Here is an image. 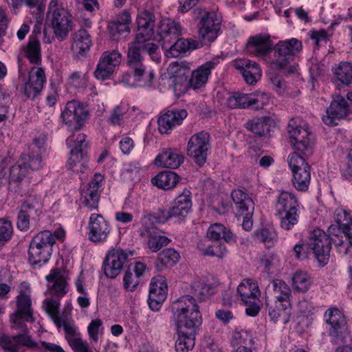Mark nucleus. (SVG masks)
Listing matches in <instances>:
<instances>
[{"instance_id":"nucleus-1","label":"nucleus","mask_w":352,"mask_h":352,"mask_svg":"<svg viewBox=\"0 0 352 352\" xmlns=\"http://www.w3.org/2000/svg\"><path fill=\"white\" fill-rule=\"evenodd\" d=\"M288 133L296 151L288 157V164L293 173L294 170L309 166L305 157L312 154L314 137L307 124L298 125L294 120H289L288 123Z\"/></svg>"},{"instance_id":"nucleus-2","label":"nucleus","mask_w":352,"mask_h":352,"mask_svg":"<svg viewBox=\"0 0 352 352\" xmlns=\"http://www.w3.org/2000/svg\"><path fill=\"white\" fill-rule=\"evenodd\" d=\"M177 331L196 332L202 323V317L197 301L189 295L174 300L170 307Z\"/></svg>"},{"instance_id":"nucleus-3","label":"nucleus","mask_w":352,"mask_h":352,"mask_svg":"<svg viewBox=\"0 0 352 352\" xmlns=\"http://www.w3.org/2000/svg\"><path fill=\"white\" fill-rule=\"evenodd\" d=\"M129 72L123 75L122 82L133 86L151 88L153 85L155 73L146 71L143 58L135 45H129L127 54Z\"/></svg>"},{"instance_id":"nucleus-4","label":"nucleus","mask_w":352,"mask_h":352,"mask_svg":"<svg viewBox=\"0 0 352 352\" xmlns=\"http://www.w3.org/2000/svg\"><path fill=\"white\" fill-rule=\"evenodd\" d=\"M155 22L154 14L146 10L140 12L137 16L138 33L134 42L129 45H135L140 54L141 52H146L151 56L157 50V46L155 44L147 42L156 37L154 35Z\"/></svg>"},{"instance_id":"nucleus-5","label":"nucleus","mask_w":352,"mask_h":352,"mask_svg":"<svg viewBox=\"0 0 352 352\" xmlns=\"http://www.w3.org/2000/svg\"><path fill=\"white\" fill-rule=\"evenodd\" d=\"M335 230L334 226H331L328 229L329 235L319 228L314 229L310 234L308 246L313 251L315 258L322 267L326 265L329 261L331 243H336L338 245L342 244L341 239L337 242L331 237L332 235L338 236Z\"/></svg>"},{"instance_id":"nucleus-6","label":"nucleus","mask_w":352,"mask_h":352,"mask_svg":"<svg viewBox=\"0 0 352 352\" xmlns=\"http://www.w3.org/2000/svg\"><path fill=\"white\" fill-rule=\"evenodd\" d=\"M19 78L24 82L23 92L27 98L34 99L43 89L46 82L44 69L40 67H33L29 72L28 80H26L25 72L27 69L24 67L23 58L18 56Z\"/></svg>"},{"instance_id":"nucleus-7","label":"nucleus","mask_w":352,"mask_h":352,"mask_svg":"<svg viewBox=\"0 0 352 352\" xmlns=\"http://www.w3.org/2000/svg\"><path fill=\"white\" fill-rule=\"evenodd\" d=\"M302 48L301 41L295 38L278 41L272 48L274 58L270 60L271 64L280 69L284 68L294 60Z\"/></svg>"},{"instance_id":"nucleus-8","label":"nucleus","mask_w":352,"mask_h":352,"mask_svg":"<svg viewBox=\"0 0 352 352\" xmlns=\"http://www.w3.org/2000/svg\"><path fill=\"white\" fill-rule=\"evenodd\" d=\"M237 293L241 301L247 307L246 314L252 317L258 315L261 309L259 305L261 292L258 284L252 280L245 279L238 286Z\"/></svg>"},{"instance_id":"nucleus-9","label":"nucleus","mask_w":352,"mask_h":352,"mask_svg":"<svg viewBox=\"0 0 352 352\" xmlns=\"http://www.w3.org/2000/svg\"><path fill=\"white\" fill-rule=\"evenodd\" d=\"M16 311L10 315V320L15 329L27 330L25 322H33V311L30 296L25 292L21 291L16 296Z\"/></svg>"},{"instance_id":"nucleus-10","label":"nucleus","mask_w":352,"mask_h":352,"mask_svg":"<svg viewBox=\"0 0 352 352\" xmlns=\"http://www.w3.org/2000/svg\"><path fill=\"white\" fill-rule=\"evenodd\" d=\"M210 134L202 131L194 134L188 142L187 154L199 166H202L206 162L210 148Z\"/></svg>"},{"instance_id":"nucleus-11","label":"nucleus","mask_w":352,"mask_h":352,"mask_svg":"<svg viewBox=\"0 0 352 352\" xmlns=\"http://www.w3.org/2000/svg\"><path fill=\"white\" fill-rule=\"evenodd\" d=\"M153 217L151 214H144L141 219L142 228L140 229V234L146 238L147 245L152 252H157L163 247L168 245L171 240L167 236L162 235L161 231L158 230L151 221Z\"/></svg>"},{"instance_id":"nucleus-12","label":"nucleus","mask_w":352,"mask_h":352,"mask_svg":"<svg viewBox=\"0 0 352 352\" xmlns=\"http://www.w3.org/2000/svg\"><path fill=\"white\" fill-rule=\"evenodd\" d=\"M50 9L49 19L54 35L60 41H65L73 28L72 16L63 8Z\"/></svg>"},{"instance_id":"nucleus-13","label":"nucleus","mask_w":352,"mask_h":352,"mask_svg":"<svg viewBox=\"0 0 352 352\" xmlns=\"http://www.w3.org/2000/svg\"><path fill=\"white\" fill-rule=\"evenodd\" d=\"M86 135L79 133L77 135L73 133L69 135L66 143L68 146L72 147L71 156L67 162V167L74 172L82 171L83 165V154L85 149L87 147V142L85 141Z\"/></svg>"},{"instance_id":"nucleus-14","label":"nucleus","mask_w":352,"mask_h":352,"mask_svg":"<svg viewBox=\"0 0 352 352\" xmlns=\"http://www.w3.org/2000/svg\"><path fill=\"white\" fill-rule=\"evenodd\" d=\"M87 116V111L80 103L72 100L67 103L61 113V118L68 130L74 131L76 135L81 129L83 121Z\"/></svg>"},{"instance_id":"nucleus-15","label":"nucleus","mask_w":352,"mask_h":352,"mask_svg":"<svg viewBox=\"0 0 352 352\" xmlns=\"http://www.w3.org/2000/svg\"><path fill=\"white\" fill-rule=\"evenodd\" d=\"M246 51L250 55L262 59L265 63L271 64L269 54L272 52V43L267 34H256L250 36L246 43Z\"/></svg>"},{"instance_id":"nucleus-16","label":"nucleus","mask_w":352,"mask_h":352,"mask_svg":"<svg viewBox=\"0 0 352 352\" xmlns=\"http://www.w3.org/2000/svg\"><path fill=\"white\" fill-rule=\"evenodd\" d=\"M329 325V333L333 342H342L346 332V321L344 314L337 308L327 309L324 315Z\"/></svg>"},{"instance_id":"nucleus-17","label":"nucleus","mask_w":352,"mask_h":352,"mask_svg":"<svg viewBox=\"0 0 352 352\" xmlns=\"http://www.w3.org/2000/svg\"><path fill=\"white\" fill-rule=\"evenodd\" d=\"M122 61V54L118 50L104 52L94 72L98 80H106L116 71Z\"/></svg>"},{"instance_id":"nucleus-18","label":"nucleus","mask_w":352,"mask_h":352,"mask_svg":"<svg viewBox=\"0 0 352 352\" xmlns=\"http://www.w3.org/2000/svg\"><path fill=\"white\" fill-rule=\"evenodd\" d=\"M128 256L127 252L120 248L110 250L106 255L103 263L105 276L110 278H116L126 263Z\"/></svg>"},{"instance_id":"nucleus-19","label":"nucleus","mask_w":352,"mask_h":352,"mask_svg":"<svg viewBox=\"0 0 352 352\" xmlns=\"http://www.w3.org/2000/svg\"><path fill=\"white\" fill-rule=\"evenodd\" d=\"M221 20L215 12H206L199 23V36L205 43L214 41L220 30Z\"/></svg>"},{"instance_id":"nucleus-20","label":"nucleus","mask_w":352,"mask_h":352,"mask_svg":"<svg viewBox=\"0 0 352 352\" xmlns=\"http://www.w3.org/2000/svg\"><path fill=\"white\" fill-rule=\"evenodd\" d=\"M187 193L179 195L175 199L171 208L168 210H161L160 218L162 219V221H167L170 218L177 217L178 221H183L188 212L191 210L192 201L189 195Z\"/></svg>"},{"instance_id":"nucleus-21","label":"nucleus","mask_w":352,"mask_h":352,"mask_svg":"<svg viewBox=\"0 0 352 352\" xmlns=\"http://www.w3.org/2000/svg\"><path fill=\"white\" fill-rule=\"evenodd\" d=\"M88 237L94 243L106 241L111 232L109 223L99 214H91L88 223Z\"/></svg>"},{"instance_id":"nucleus-22","label":"nucleus","mask_w":352,"mask_h":352,"mask_svg":"<svg viewBox=\"0 0 352 352\" xmlns=\"http://www.w3.org/2000/svg\"><path fill=\"white\" fill-rule=\"evenodd\" d=\"M103 180L104 176L96 173L89 184L82 188L80 190L82 203L90 210H95L98 207L100 197L99 188L102 186Z\"/></svg>"},{"instance_id":"nucleus-23","label":"nucleus","mask_w":352,"mask_h":352,"mask_svg":"<svg viewBox=\"0 0 352 352\" xmlns=\"http://www.w3.org/2000/svg\"><path fill=\"white\" fill-rule=\"evenodd\" d=\"M41 212V202L39 197H30L22 205L18 214L17 227L26 231L30 227V217L38 216Z\"/></svg>"},{"instance_id":"nucleus-24","label":"nucleus","mask_w":352,"mask_h":352,"mask_svg":"<svg viewBox=\"0 0 352 352\" xmlns=\"http://www.w3.org/2000/svg\"><path fill=\"white\" fill-rule=\"evenodd\" d=\"M167 285L164 276L154 277L150 284L148 306L153 311H158L167 297Z\"/></svg>"},{"instance_id":"nucleus-25","label":"nucleus","mask_w":352,"mask_h":352,"mask_svg":"<svg viewBox=\"0 0 352 352\" xmlns=\"http://www.w3.org/2000/svg\"><path fill=\"white\" fill-rule=\"evenodd\" d=\"M349 111L347 101L342 96L334 98L322 116L323 122L329 126L338 124V122L345 118Z\"/></svg>"},{"instance_id":"nucleus-26","label":"nucleus","mask_w":352,"mask_h":352,"mask_svg":"<svg viewBox=\"0 0 352 352\" xmlns=\"http://www.w3.org/2000/svg\"><path fill=\"white\" fill-rule=\"evenodd\" d=\"M187 116L188 113L185 109L168 110L157 120L159 132L161 134H169L175 127L182 124Z\"/></svg>"},{"instance_id":"nucleus-27","label":"nucleus","mask_w":352,"mask_h":352,"mask_svg":"<svg viewBox=\"0 0 352 352\" xmlns=\"http://www.w3.org/2000/svg\"><path fill=\"white\" fill-rule=\"evenodd\" d=\"M182 30L179 23L170 19H164L160 22L157 37L153 38L158 41H163V47H166L165 44H170L175 41L181 35Z\"/></svg>"},{"instance_id":"nucleus-28","label":"nucleus","mask_w":352,"mask_h":352,"mask_svg":"<svg viewBox=\"0 0 352 352\" xmlns=\"http://www.w3.org/2000/svg\"><path fill=\"white\" fill-rule=\"evenodd\" d=\"M46 280L48 283V292L50 295L56 298H61L69 291L68 284L63 272L58 269L51 270L46 276Z\"/></svg>"},{"instance_id":"nucleus-29","label":"nucleus","mask_w":352,"mask_h":352,"mask_svg":"<svg viewBox=\"0 0 352 352\" xmlns=\"http://www.w3.org/2000/svg\"><path fill=\"white\" fill-rule=\"evenodd\" d=\"M168 73L170 75V80L175 92L182 91V88L187 82L188 74L190 69L185 63H172L168 67Z\"/></svg>"},{"instance_id":"nucleus-30","label":"nucleus","mask_w":352,"mask_h":352,"mask_svg":"<svg viewBox=\"0 0 352 352\" xmlns=\"http://www.w3.org/2000/svg\"><path fill=\"white\" fill-rule=\"evenodd\" d=\"M235 67L242 74L246 83L253 85L261 78V69L258 63L248 59H238L235 62Z\"/></svg>"},{"instance_id":"nucleus-31","label":"nucleus","mask_w":352,"mask_h":352,"mask_svg":"<svg viewBox=\"0 0 352 352\" xmlns=\"http://www.w3.org/2000/svg\"><path fill=\"white\" fill-rule=\"evenodd\" d=\"M269 296L266 297L265 304L268 309V315L274 322L286 324L289 322L291 316V303L274 302L270 303Z\"/></svg>"},{"instance_id":"nucleus-32","label":"nucleus","mask_w":352,"mask_h":352,"mask_svg":"<svg viewBox=\"0 0 352 352\" xmlns=\"http://www.w3.org/2000/svg\"><path fill=\"white\" fill-rule=\"evenodd\" d=\"M231 196L237 216L250 215L253 214L254 203L252 199L246 192L239 189H235L232 190Z\"/></svg>"},{"instance_id":"nucleus-33","label":"nucleus","mask_w":352,"mask_h":352,"mask_svg":"<svg viewBox=\"0 0 352 352\" xmlns=\"http://www.w3.org/2000/svg\"><path fill=\"white\" fill-rule=\"evenodd\" d=\"M265 294L266 297L269 294L275 298V302L291 303L292 289L287 283L281 280H273L266 287Z\"/></svg>"},{"instance_id":"nucleus-34","label":"nucleus","mask_w":352,"mask_h":352,"mask_svg":"<svg viewBox=\"0 0 352 352\" xmlns=\"http://www.w3.org/2000/svg\"><path fill=\"white\" fill-rule=\"evenodd\" d=\"M65 236L63 230H57L52 232L49 230H44L36 234L31 241V243L40 246L52 252L53 245L57 240H63Z\"/></svg>"},{"instance_id":"nucleus-35","label":"nucleus","mask_w":352,"mask_h":352,"mask_svg":"<svg viewBox=\"0 0 352 352\" xmlns=\"http://www.w3.org/2000/svg\"><path fill=\"white\" fill-rule=\"evenodd\" d=\"M131 15L126 11L119 14L116 20L109 22L108 30L112 38L116 40L122 34L129 33L131 30Z\"/></svg>"},{"instance_id":"nucleus-36","label":"nucleus","mask_w":352,"mask_h":352,"mask_svg":"<svg viewBox=\"0 0 352 352\" xmlns=\"http://www.w3.org/2000/svg\"><path fill=\"white\" fill-rule=\"evenodd\" d=\"M217 64L216 61L210 60L193 71L189 80L190 86L196 89L204 85L208 81L211 70L217 66Z\"/></svg>"},{"instance_id":"nucleus-37","label":"nucleus","mask_w":352,"mask_h":352,"mask_svg":"<svg viewBox=\"0 0 352 352\" xmlns=\"http://www.w3.org/2000/svg\"><path fill=\"white\" fill-rule=\"evenodd\" d=\"M184 161V157L181 153L172 149H167L160 153L155 159V164L157 166L177 168Z\"/></svg>"},{"instance_id":"nucleus-38","label":"nucleus","mask_w":352,"mask_h":352,"mask_svg":"<svg viewBox=\"0 0 352 352\" xmlns=\"http://www.w3.org/2000/svg\"><path fill=\"white\" fill-rule=\"evenodd\" d=\"M246 129L258 136L270 135L274 123L270 118H254L245 124Z\"/></svg>"},{"instance_id":"nucleus-39","label":"nucleus","mask_w":352,"mask_h":352,"mask_svg":"<svg viewBox=\"0 0 352 352\" xmlns=\"http://www.w3.org/2000/svg\"><path fill=\"white\" fill-rule=\"evenodd\" d=\"M199 41L192 38H177L176 41L169 48L166 54L167 56L177 57L182 53L199 48Z\"/></svg>"},{"instance_id":"nucleus-40","label":"nucleus","mask_w":352,"mask_h":352,"mask_svg":"<svg viewBox=\"0 0 352 352\" xmlns=\"http://www.w3.org/2000/svg\"><path fill=\"white\" fill-rule=\"evenodd\" d=\"M299 210V203L296 195L289 191H283L277 198L276 212Z\"/></svg>"},{"instance_id":"nucleus-41","label":"nucleus","mask_w":352,"mask_h":352,"mask_svg":"<svg viewBox=\"0 0 352 352\" xmlns=\"http://www.w3.org/2000/svg\"><path fill=\"white\" fill-rule=\"evenodd\" d=\"M335 219L339 229L348 238L352 245V218L351 214L343 208H338L335 211Z\"/></svg>"},{"instance_id":"nucleus-42","label":"nucleus","mask_w":352,"mask_h":352,"mask_svg":"<svg viewBox=\"0 0 352 352\" xmlns=\"http://www.w3.org/2000/svg\"><path fill=\"white\" fill-rule=\"evenodd\" d=\"M52 254V252L47 248L45 250V248L43 249V248L30 243L28 250V260L33 266H41L50 260Z\"/></svg>"},{"instance_id":"nucleus-43","label":"nucleus","mask_w":352,"mask_h":352,"mask_svg":"<svg viewBox=\"0 0 352 352\" xmlns=\"http://www.w3.org/2000/svg\"><path fill=\"white\" fill-rule=\"evenodd\" d=\"M180 258L179 254L173 248L164 249L159 254L155 262V267L158 271H163L168 266L177 263Z\"/></svg>"},{"instance_id":"nucleus-44","label":"nucleus","mask_w":352,"mask_h":352,"mask_svg":"<svg viewBox=\"0 0 352 352\" xmlns=\"http://www.w3.org/2000/svg\"><path fill=\"white\" fill-rule=\"evenodd\" d=\"M179 177L175 172L163 171L153 177L151 182L160 188L169 190L176 186Z\"/></svg>"},{"instance_id":"nucleus-45","label":"nucleus","mask_w":352,"mask_h":352,"mask_svg":"<svg viewBox=\"0 0 352 352\" xmlns=\"http://www.w3.org/2000/svg\"><path fill=\"white\" fill-rule=\"evenodd\" d=\"M190 297L193 298L197 302L202 301L206 298L211 296L214 293V288L211 285L206 283L204 280H198L192 283L190 285Z\"/></svg>"},{"instance_id":"nucleus-46","label":"nucleus","mask_w":352,"mask_h":352,"mask_svg":"<svg viewBox=\"0 0 352 352\" xmlns=\"http://www.w3.org/2000/svg\"><path fill=\"white\" fill-rule=\"evenodd\" d=\"M311 167L306 166L305 168L294 170L292 173V184L294 188L299 191H306L308 190L311 181Z\"/></svg>"},{"instance_id":"nucleus-47","label":"nucleus","mask_w":352,"mask_h":352,"mask_svg":"<svg viewBox=\"0 0 352 352\" xmlns=\"http://www.w3.org/2000/svg\"><path fill=\"white\" fill-rule=\"evenodd\" d=\"M73 40L72 47L77 53L80 54L90 49L91 45V36L86 30L80 29L75 32Z\"/></svg>"},{"instance_id":"nucleus-48","label":"nucleus","mask_w":352,"mask_h":352,"mask_svg":"<svg viewBox=\"0 0 352 352\" xmlns=\"http://www.w3.org/2000/svg\"><path fill=\"white\" fill-rule=\"evenodd\" d=\"M24 56L32 64L41 62V43L34 36H30L26 47L23 49Z\"/></svg>"},{"instance_id":"nucleus-49","label":"nucleus","mask_w":352,"mask_h":352,"mask_svg":"<svg viewBox=\"0 0 352 352\" xmlns=\"http://www.w3.org/2000/svg\"><path fill=\"white\" fill-rule=\"evenodd\" d=\"M177 339L175 342L176 352H188L195 346V332L177 331Z\"/></svg>"},{"instance_id":"nucleus-50","label":"nucleus","mask_w":352,"mask_h":352,"mask_svg":"<svg viewBox=\"0 0 352 352\" xmlns=\"http://www.w3.org/2000/svg\"><path fill=\"white\" fill-rule=\"evenodd\" d=\"M226 105L230 109H246L250 106V94L232 92L226 98Z\"/></svg>"},{"instance_id":"nucleus-51","label":"nucleus","mask_w":352,"mask_h":352,"mask_svg":"<svg viewBox=\"0 0 352 352\" xmlns=\"http://www.w3.org/2000/svg\"><path fill=\"white\" fill-rule=\"evenodd\" d=\"M207 237L213 241L223 239L226 242H230L233 239V234L223 224L214 223L208 228Z\"/></svg>"},{"instance_id":"nucleus-52","label":"nucleus","mask_w":352,"mask_h":352,"mask_svg":"<svg viewBox=\"0 0 352 352\" xmlns=\"http://www.w3.org/2000/svg\"><path fill=\"white\" fill-rule=\"evenodd\" d=\"M337 79L344 85H348L352 82V63L341 62L333 69Z\"/></svg>"},{"instance_id":"nucleus-53","label":"nucleus","mask_w":352,"mask_h":352,"mask_svg":"<svg viewBox=\"0 0 352 352\" xmlns=\"http://www.w3.org/2000/svg\"><path fill=\"white\" fill-rule=\"evenodd\" d=\"M299 210L285 211L276 212V215L280 220V227L286 230L294 228L298 222Z\"/></svg>"},{"instance_id":"nucleus-54","label":"nucleus","mask_w":352,"mask_h":352,"mask_svg":"<svg viewBox=\"0 0 352 352\" xmlns=\"http://www.w3.org/2000/svg\"><path fill=\"white\" fill-rule=\"evenodd\" d=\"M43 154L32 152L29 150L28 153L22 154L20 160L25 162L28 169L32 170H39L43 168L44 164L42 160Z\"/></svg>"},{"instance_id":"nucleus-55","label":"nucleus","mask_w":352,"mask_h":352,"mask_svg":"<svg viewBox=\"0 0 352 352\" xmlns=\"http://www.w3.org/2000/svg\"><path fill=\"white\" fill-rule=\"evenodd\" d=\"M309 275L305 272H297L292 277V285L296 290L301 292H307L311 285Z\"/></svg>"},{"instance_id":"nucleus-56","label":"nucleus","mask_w":352,"mask_h":352,"mask_svg":"<svg viewBox=\"0 0 352 352\" xmlns=\"http://www.w3.org/2000/svg\"><path fill=\"white\" fill-rule=\"evenodd\" d=\"M255 239L263 243L267 248L272 247L277 241V234L273 229L262 228L254 232Z\"/></svg>"},{"instance_id":"nucleus-57","label":"nucleus","mask_w":352,"mask_h":352,"mask_svg":"<svg viewBox=\"0 0 352 352\" xmlns=\"http://www.w3.org/2000/svg\"><path fill=\"white\" fill-rule=\"evenodd\" d=\"M28 172L25 162L20 159L10 170V182L20 183L26 177Z\"/></svg>"},{"instance_id":"nucleus-58","label":"nucleus","mask_w":352,"mask_h":352,"mask_svg":"<svg viewBox=\"0 0 352 352\" xmlns=\"http://www.w3.org/2000/svg\"><path fill=\"white\" fill-rule=\"evenodd\" d=\"M251 336L245 331H235L232 333L231 338V346L233 349H236L240 346H248L252 343Z\"/></svg>"},{"instance_id":"nucleus-59","label":"nucleus","mask_w":352,"mask_h":352,"mask_svg":"<svg viewBox=\"0 0 352 352\" xmlns=\"http://www.w3.org/2000/svg\"><path fill=\"white\" fill-rule=\"evenodd\" d=\"M63 327L65 331V338L69 346L81 339L78 328L73 322H64Z\"/></svg>"},{"instance_id":"nucleus-60","label":"nucleus","mask_w":352,"mask_h":352,"mask_svg":"<svg viewBox=\"0 0 352 352\" xmlns=\"http://www.w3.org/2000/svg\"><path fill=\"white\" fill-rule=\"evenodd\" d=\"M267 94L261 91L250 94V106L255 109H262L269 102Z\"/></svg>"},{"instance_id":"nucleus-61","label":"nucleus","mask_w":352,"mask_h":352,"mask_svg":"<svg viewBox=\"0 0 352 352\" xmlns=\"http://www.w3.org/2000/svg\"><path fill=\"white\" fill-rule=\"evenodd\" d=\"M23 330L25 331L24 333H19L16 335L18 351H19L20 348L22 346L28 349L40 348L38 343L33 340L32 337L27 333L28 329L27 328L26 331L24 329Z\"/></svg>"},{"instance_id":"nucleus-62","label":"nucleus","mask_w":352,"mask_h":352,"mask_svg":"<svg viewBox=\"0 0 352 352\" xmlns=\"http://www.w3.org/2000/svg\"><path fill=\"white\" fill-rule=\"evenodd\" d=\"M87 81V78L86 75L78 71L72 72L67 78L68 85L76 88L85 87Z\"/></svg>"},{"instance_id":"nucleus-63","label":"nucleus","mask_w":352,"mask_h":352,"mask_svg":"<svg viewBox=\"0 0 352 352\" xmlns=\"http://www.w3.org/2000/svg\"><path fill=\"white\" fill-rule=\"evenodd\" d=\"M140 283V279L134 275L130 265L125 272L123 278L124 287L126 290L134 291Z\"/></svg>"},{"instance_id":"nucleus-64","label":"nucleus","mask_w":352,"mask_h":352,"mask_svg":"<svg viewBox=\"0 0 352 352\" xmlns=\"http://www.w3.org/2000/svg\"><path fill=\"white\" fill-rule=\"evenodd\" d=\"M0 347L5 352H19L16 336H3L0 338Z\"/></svg>"}]
</instances>
